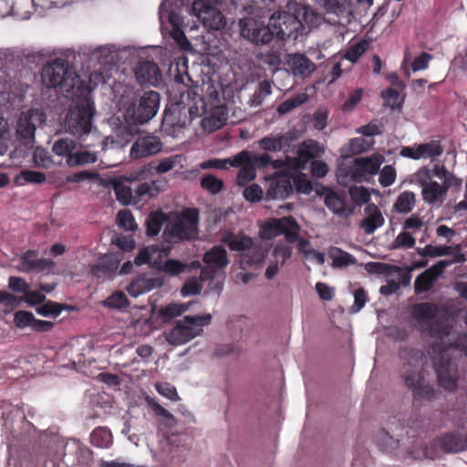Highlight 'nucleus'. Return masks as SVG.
<instances>
[{"mask_svg": "<svg viewBox=\"0 0 467 467\" xmlns=\"http://www.w3.org/2000/svg\"><path fill=\"white\" fill-rule=\"evenodd\" d=\"M90 442L98 448H109L113 442L112 433L107 427H98L90 434Z\"/></svg>", "mask_w": 467, "mask_h": 467, "instance_id": "obj_41", "label": "nucleus"}, {"mask_svg": "<svg viewBox=\"0 0 467 467\" xmlns=\"http://www.w3.org/2000/svg\"><path fill=\"white\" fill-rule=\"evenodd\" d=\"M34 320L35 317L29 311L18 310L14 315V323L18 328L32 327Z\"/></svg>", "mask_w": 467, "mask_h": 467, "instance_id": "obj_60", "label": "nucleus"}, {"mask_svg": "<svg viewBox=\"0 0 467 467\" xmlns=\"http://www.w3.org/2000/svg\"><path fill=\"white\" fill-rule=\"evenodd\" d=\"M135 77L140 86L158 87L162 81L161 70L152 61L139 62L135 67Z\"/></svg>", "mask_w": 467, "mask_h": 467, "instance_id": "obj_21", "label": "nucleus"}, {"mask_svg": "<svg viewBox=\"0 0 467 467\" xmlns=\"http://www.w3.org/2000/svg\"><path fill=\"white\" fill-rule=\"evenodd\" d=\"M235 161H239V166L242 162L250 161L254 165V169L256 170V168L264 169L269 166L270 162H272V158L266 153L257 154L254 151L244 150L238 153V159H236Z\"/></svg>", "mask_w": 467, "mask_h": 467, "instance_id": "obj_35", "label": "nucleus"}, {"mask_svg": "<svg viewBox=\"0 0 467 467\" xmlns=\"http://www.w3.org/2000/svg\"><path fill=\"white\" fill-rule=\"evenodd\" d=\"M434 369L440 387L449 391H454L457 389L458 369L454 362L450 358L441 357L434 361Z\"/></svg>", "mask_w": 467, "mask_h": 467, "instance_id": "obj_15", "label": "nucleus"}, {"mask_svg": "<svg viewBox=\"0 0 467 467\" xmlns=\"http://www.w3.org/2000/svg\"><path fill=\"white\" fill-rule=\"evenodd\" d=\"M199 212L195 208H188L181 215L168 220L162 238L169 244L193 240L198 234Z\"/></svg>", "mask_w": 467, "mask_h": 467, "instance_id": "obj_5", "label": "nucleus"}, {"mask_svg": "<svg viewBox=\"0 0 467 467\" xmlns=\"http://www.w3.org/2000/svg\"><path fill=\"white\" fill-rule=\"evenodd\" d=\"M289 9L292 10L295 17L298 20L299 28L304 26L310 27L317 26L322 20L321 16L308 5H303L296 2H290Z\"/></svg>", "mask_w": 467, "mask_h": 467, "instance_id": "obj_28", "label": "nucleus"}, {"mask_svg": "<svg viewBox=\"0 0 467 467\" xmlns=\"http://www.w3.org/2000/svg\"><path fill=\"white\" fill-rule=\"evenodd\" d=\"M263 194L264 192L262 188L256 183H252L248 185L243 191V195L244 199L250 202H260L263 198Z\"/></svg>", "mask_w": 467, "mask_h": 467, "instance_id": "obj_62", "label": "nucleus"}, {"mask_svg": "<svg viewBox=\"0 0 467 467\" xmlns=\"http://www.w3.org/2000/svg\"><path fill=\"white\" fill-rule=\"evenodd\" d=\"M154 288V280L145 276H139L133 279L127 286V292L130 296L137 297Z\"/></svg>", "mask_w": 467, "mask_h": 467, "instance_id": "obj_39", "label": "nucleus"}, {"mask_svg": "<svg viewBox=\"0 0 467 467\" xmlns=\"http://www.w3.org/2000/svg\"><path fill=\"white\" fill-rule=\"evenodd\" d=\"M227 109L223 106H216L213 108L202 120V127L208 132H213L222 128L227 119Z\"/></svg>", "mask_w": 467, "mask_h": 467, "instance_id": "obj_33", "label": "nucleus"}, {"mask_svg": "<svg viewBox=\"0 0 467 467\" xmlns=\"http://www.w3.org/2000/svg\"><path fill=\"white\" fill-rule=\"evenodd\" d=\"M107 186L114 191L117 200L121 204L137 203L134 192L124 179H109L107 182Z\"/></svg>", "mask_w": 467, "mask_h": 467, "instance_id": "obj_34", "label": "nucleus"}, {"mask_svg": "<svg viewBox=\"0 0 467 467\" xmlns=\"http://www.w3.org/2000/svg\"><path fill=\"white\" fill-rule=\"evenodd\" d=\"M205 264L215 268H223L229 264L226 250L221 245H215L203 255Z\"/></svg>", "mask_w": 467, "mask_h": 467, "instance_id": "obj_36", "label": "nucleus"}, {"mask_svg": "<svg viewBox=\"0 0 467 467\" xmlns=\"http://www.w3.org/2000/svg\"><path fill=\"white\" fill-rule=\"evenodd\" d=\"M428 179H430L429 170L422 169L415 174V180L421 186L423 200L429 203L443 202L447 190L450 187L431 180L427 182Z\"/></svg>", "mask_w": 467, "mask_h": 467, "instance_id": "obj_14", "label": "nucleus"}, {"mask_svg": "<svg viewBox=\"0 0 467 467\" xmlns=\"http://www.w3.org/2000/svg\"><path fill=\"white\" fill-rule=\"evenodd\" d=\"M37 251L27 250L20 257L19 270L26 273L50 274L56 263L47 258H37Z\"/></svg>", "mask_w": 467, "mask_h": 467, "instance_id": "obj_17", "label": "nucleus"}, {"mask_svg": "<svg viewBox=\"0 0 467 467\" xmlns=\"http://www.w3.org/2000/svg\"><path fill=\"white\" fill-rule=\"evenodd\" d=\"M190 0H164L159 11L160 21L171 26L170 35L177 45L184 51L192 50V45L181 26L182 19L178 14L181 7ZM219 0H194L192 4V13L204 27L209 30H220L226 25L222 12L217 8Z\"/></svg>", "mask_w": 467, "mask_h": 467, "instance_id": "obj_1", "label": "nucleus"}, {"mask_svg": "<svg viewBox=\"0 0 467 467\" xmlns=\"http://www.w3.org/2000/svg\"><path fill=\"white\" fill-rule=\"evenodd\" d=\"M171 251V246H162L161 250L159 246L151 245L145 246L139 250L138 254L134 258V264L138 266L143 265H149L151 268H153L154 260H159L160 257L165 256L167 257Z\"/></svg>", "mask_w": 467, "mask_h": 467, "instance_id": "obj_30", "label": "nucleus"}, {"mask_svg": "<svg viewBox=\"0 0 467 467\" xmlns=\"http://www.w3.org/2000/svg\"><path fill=\"white\" fill-rule=\"evenodd\" d=\"M443 152V147L438 140H431L427 143H421L415 146L403 147L400 154L402 157L410 158L412 160L420 159H435L441 156Z\"/></svg>", "mask_w": 467, "mask_h": 467, "instance_id": "obj_18", "label": "nucleus"}, {"mask_svg": "<svg viewBox=\"0 0 467 467\" xmlns=\"http://www.w3.org/2000/svg\"><path fill=\"white\" fill-rule=\"evenodd\" d=\"M238 159V153L232 158H226V159H213L206 161L202 163H201L202 169H221V170H226L227 165L233 166V167H239V161L236 162L235 160Z\"/></svg>", "mask_w": 467, "mask_h": 467, "instance_id": "obj_49", "label": "nucleus"}, {"mask_svg": "<svg viewBox=\"0 0 467 467\" xmlns=\"http://www.w3.org/2000/svg\"><path fill=\"white\" fill-rule=\"evenodd\" d=\"M289 139L286 135H278L277 137H264L258 141L261 149L270 151L281 150L285 145H287Z\"/></svg>", "mask_w": 467, "mask_h": 467, "instance_id": "obj_44", "label": "nucleus"}, {"mask_svg": "<svg viewBox=\"0 0 467 467\" xmlns=\"http://www.w3.org/2000/svg\"><path fill=\"white\" fill-rule=\"evenodd\" d=\"M401 357L405 362L400 371V378L405 386L412 391L416 400H432L435 398V389L426 382L423 375V352L420 349L410 348L406 349Z\"/></svg>", "mask_w": 467, "mask_h": 467, "instance_id": "obj_2", "label": "nucleus"}, {"mask_svg": "<svg viewBox=\"0 0 467 467\" xmlns=\"http://www.w3.org/2000/svg\"><path fill=\"white\" fill-rule=\"evenodd\" d=\"M76 150V143L69 138H61L56 140L52 146V151L60 157L68 159Z\"/></svg>", "mask_w": 467, "mask_h": 467, "instance_id": "obj_46", "label": "nucleus"}, {"mask_svg": "<svg viewBox=\"0 0 467 467\" xmlns=\"http://www.w3.org/2000/svg\"><path fill=\"white\" fill-rule=\"evenodd\" d=\"M152 265L153 269L171 276H177L182 273L201 268V263L199 261H192L190 264H186L176 259H167L165 262H162L161 257H160L159 260H154Z\"/></svg>", "mask_w": 467, "mask_h": 467, "instance_id": "obj_24", "label": "nucleus"}, {"mask_svg": "<svg viewBox=\"0 0 467 467\" xmlns=\"http://www.w3.org/2000/svg\"><path fill=\"white\" fill-rule=\"evenodd\" d=\"M160 108V94L150 90L143 93L138 103L124 109V118L130 125L144 124L155 117Z\"/></svg>", "mask_w": 467, "mask_h": 467, "instance_id": "obj_7", "label": "nucleus"}, {"mask_svg": "<svg viewBox=\"0 0 467 467\" xmlns=\"http://www.w3.org/2000/svg\"><path fill=\"white\" fill-rule=\"evenodd\" d=\"M128 57L126 48L119 49L114 46H103L96 48L90 54L89 60L94 67H99L109 71L119 62L125 61Z\"/></svg>", "mask_w": 467, "mask_h": 467, "instance_id": "obj_13", "label": "nucleus"}, {"mask_svg": "<svg viewBox=\"0 0 467 467\" xmlns=\"http://www.w3.org/2000/svg\"><path fill=\"white\" fill-rule=\"evenodd\" d=\"M46 119L45 115L38 109H30L20 114L16 135L18 140L26 147L32 148L35 143L36 127L41 126Z\"/></svg>", "mask_w": 467, "mask_h": 467, "instance_id": "obj_10", "label": "nucleus"}, {"mask_svg": "<svg viewBox=\"0 0 467 467\" xmlns=\"http://www.w3.org/2000/svg\"><path fill=\"white\" fill-rule=\"evenodd\" d=\"M201 186L210 193L216 194L223 189V182L214 175L209 174L201 180Z\"/></svg>", "mask_w": 467, "mask_h": 467, "instance_id": "obj_52", "label": "nucleus"}, {"mask_svg": "<svg viewBox=\"0 0 467 467\" xmlns=\"http://www.w3.org/2000/svg\"><path fill=\"white\" fill-rule=\"evenodd\" d=\"M439 306L433 302L416 303L411 306L412 318L432 337H447L451 327L437 318Z\"/></svg>", "mask_w": 467, "mask_h": 467, "instance_id": "obj_6", "label": "nucleus"}, {"mask_svg": "<svg viewBox=\"0 0 467 467\" xmlns=\"http://www.w3.org/2000/svg\"><path fill=\"white\" fill-rule=\"evenodd\" d=\"M238 26L242 37L256 46L267 45L273 39L269 23L265 25L262 20L244 17L239 19Z\"/></svg>", "mask_w": 467, "mask_h": 467, "instance_id": "obj_9", "label": "nucleus"}, {"mask_svg": "<svg viewBox=\"0 0 467 467\" xmlns=\"http://www.w3.org/2000/svg\"><path fill=\"white\" fill-rule=\"evenodd\" d=\"M325 9L324 19L331 25L341 24V18L348 15L346 0H317Z\"/></svg>", "mask_w": 467, "mask_h": 467, "instance_id": "obj_29", "label": "nucleus"}, {"mask_svg": "<svg viewBox=\"0 0 467 467\" xmlns=\"http://www.w3.org/2000/svg\"><path fill=\"white\" fill-rule=\"evenodd\" d=\"M437 445L445 453H459L467 451V433L448 431L437 439Z\"/></svg>", "mask_w": 467, "mask_h": 467, "instance_id": "obj_22", "label": "nucleus"}, {"mask_svg": "<svg viewBox=\"0 0 467 467\" xmlns=\"http://www.w3.org/2000/svg\"><path fill=\"white\" fill-rule=\"evenodd\" d=\"M162 149L161 140L156 136H146L137 139L131 148L130 156L133 160L150 157L160 152Z\"/></svg>", "mask_w": 467, "mask_h": 467, "instance_id": "obj_19", "label": "nucleus"}, {"mask_svg": "<svg viewBox=\"0 0 467 467\" xmlns=\"http://www.w3.org/2000/svg\"><path fill=\"white\" fill-rule=\"evenodd\" d=\"M269 184L265 193V200H283L293 192L290 180L277 173L268 179Z\"/></svg>", "mask_w": 467, "mask_h": 467, "instance_id": "obj_27", "label": "nucleus"}, {"mask_svg": "<svg viewBox=\"0 0 467 467\" xmlns=\"http://www.w3.org/2000/svg\"><path fill=\"white\" fill-rule=\"evenodd\" d=\"M94 103L88 96L74 101L65 119L66 131L83 140L93 130Z\"/></svg>", "mask_w": 467, "mask_h": 467, "instance_id": "obj_4", "label": "nucleus"}, {"mask_svg": "<svg viewBox=\"0 0 467 467\" xmlns=\"http://www.w3.org/2000/svg\"><path fill=\"white\" fill-rule=\"evenodd\" d=\"M223 242L228 245V247L233 251L241 252V254L246 252L249 247L254 244V241L252 238L244 235V234H227L223 237Z\"/></svg>", "mask_w": 467, "mask_h": 467, "instance_id": "obj_38", "label": "nucleus"}, {"mask_svg": "<svg viewBox=\"0 0 467 467\" xmlns=\"http://www.w3.org/2000/svg\"><path fill=\"white\" fill-rule=\"evenodd\" d=\"M261 59L273 72L277 71L282 64L280 53L274 50H269L266 53L262 54Z\"/></svg>", "mask_w": 467, "mask_h": 467, "instance_id": "obj_59", "label": "nucleus"}, {"mask_svg": "<svg viewBox=\"0 0 467 467\" xmlns=\"http://www.w3.org/2000/svg\"><path fill=\"white\" fill-rule=\"evenodd\" d=\"M306 100L307 95L305 93H300L296 97L288 99L282 102L277 108V112L282 115L286 114L295 108H296L297 106L305 103Z\"/></svg>", "mask_w": 467, "mask_h": 467, "instance_id": "obj_51", "label": "nucleus"}, {"mask_svg": "<svg viewBox=\"0 0 467 467\" xmlns=\"http://www.w3.org/2000/svg\"><path fill=\"white\" fill-rule=\"evenodd\" d=\"M447 261H439L436 265L420 274L414 281L415 294L428 292L433 286L436 279L443 273L444 268L449 265Z\"/></svg>", "mask_w": 467, "mask_h": 467, "instance_id": "obj_20", "label": "nucleus"}, {"mask_svg": "<svg viewBox=\"0 0 467 467\" xmlns=\"http://www.w3.org/2000/svg\"><path fill=\"white\" fill-rule=\"evenodd\" d=\"M264 258L262 249L254 244L246 252L240 254V265L243 268L258 265L264 262Z\"/></svg>", "mask_w": 467, "mask_h": 467, "instance_id": "obj_42", "label": "nucleus"}, {"mask_svg": "<svg viewBox=\"0 0 467 467\" xmlns=\"http://www.w3.org/2000/svg\"><path fill=\"white\" fill-rule=\"evenodd\" d=\"M65 308V305L56 303L53 301H48L44 305L36 307V313L43 317H57L62 309Z\"/></svg>", "mask_w": 467, "mask_h": 467, "instance_id": "obj_53", "label": "nucleus"}, {"mask_svg": "<svg viewBox=\"0 0 467 467\" xmlns=\"http://www.w3.org/2000/svg\"><path fill=\"white\" fill-rule=\"evenodd\" d=\"M331 256H333V266L334 267H343L348 266L349 265L355 264L356 260L348 252H345L339 248H335L331 252Z\"/></svg>", "mask_w": 467, "mask_h": 467, "instance_id": "obj_50", "label": "nucleus"}, {"mask_svg": "<svg viewBox=\"0 0 467 467\" xmlns=\"http://www.w3.org/2000/svg\"><path fill=\"white\" fill-rule=\"evenodd\" d=\"M119 268V260L113 254H106L100 257L97 264L91 267V275L97 278L111 276Z\"/></svg>", "mask_w": 467, "mask_h": 467, "instance_id": "obj_32", "label": "nucleus"}, {"mask_svg": "<svg viewBox=\"0 0 467 467\" xmlns=\"http://www.w3.org/2000/svg\"><path fill=\"white\" fill-rule=\"evenodd\" d=\"M368 42L361 41L352 46L345 54L346 59L350 62H356L367 50Z\"/></svg>", "mask_w": 467, "mask_h": 467, "instance_id": "obj_64", "label": "nucleus"}, {"mask_svg": "<svg viewBox=\"0 0 467 467\" xmlns=\"http://www.w3.org/2000/svg\"><path fill=\"white\" fill-rule=\"evenodd\" d=\"M349 194L355 204H365L370 200V193L363 186H354L349 189Z\"/></svg>", "mask_w": 467, "mask_h": 467, "instance_id": "obj_58", "label": "nucleus"}, {"mask_svg": "<svg viewBox=\"0 0 467 467\" xmlns=\"http://www.w3.org/2000/svg\"><path fill=\"white\" fill-rule=\"evenodd\" d=\"M211 320L210 314L185 316L183 320L177 321L168 333L167 340L171 345H183L198 336L202 331V327L210 324Z\"/></svg>", "mask_w": 467, "mask_h": 467, "instance_id": "obj_8", "label": "nucleus"}, {"mask_svg": "<svg viewBox=\"0 0 467 467\" xmlns=\"http://www.w3.org/2000/svg\"><path fill=\"white\" fill-rule=\"evenodd\" d=\"M383 161V156L380 154H373L370 157L356 158L354 162L361 171L368 174H375L378 172Z\"/></svg>", "mask_w": 467, "mask_h": 467, "instance_id": "obj_40", "label": "nucleus"}, {"mask_svg": "<svg viewBox=\"0 0 467 467\" xmlns=\"http://www.w3.org/2000/svg\"><path fill=\"white\" fill-rule=\"evenodd\" d=\"M199 116V110L196 106L174 109L165 113L163 121L171 128L182 130L188 126L192 119Z\"/></svg>", "mask_w": 467, "mask_h": 467, "instance_id": "obj_23", "label": "nucleus"}, {"mask_svg": "<svg viewBox=\"0 0 467 467\" xmlns=\"http://www.w3.org/2000/svg\"><path fill=\"white\" fill-rule=\"evenodd\" d=\"M186 165V158L182 154H175L162 158L158 161L155 171L157 173H166L174 169L182 170Z\"/></svg>", "mask_w": 467, "mask_h": 467, "instance_id": "obj_37", "label": "nucleus"}, {"mask_svg": "<svg viewBox=\"0 0 467 467\" xmlns=\"http://www.w3.org/2000/svg\"><path fill=\"white\" fill-rule=\"evenodd\" d=\"M239 167L241 169L239 170L236 178L238 185L244 186L255 179L256 171L254 169V165H253L250 161L242 162Z\"/></svg>", "mask_w": 467, "mask_h": 467, "instance_id": "obj_48", "label": "nucleus"}, {"mask_svg": "<svg viewBox=\"0 0 467 467\" xmlns=\"http://www.w3.org/2000/svg\"><path fill=\"white\" fill-rule=\"evenodd\" d=\"M269 26L275 36L280 39L290 37L299 29V22L295 17L294 13L289 9V3L286 8L282 11L275 12L269 18Z\"/></svg>", "mask_w": 467, "mask_h": 467, "instance_id": "obj_12", "label": "nucleus"}, {"mask_svg": "<svg viewBox=\"0 0 467 467\" xmlns=\"http://www.w3.org/2000/svg\"><path fill=\"white\" fill-rule=\"evenodd\" d=\"M421 256H441L451 254V246H433L431 244L426 245L421 251L419 252Z\"/></svg>", "mask_w": 467, "mask_h": 467, "instance_id": "obj_63", "label": "nucleus"}, {"mask_svg": "<svg viewBox=\"0 0 467 467\" xmlns=\"http://www.w3.org/2000/svg\"><path fill=\"white\" fill-rule=\"evenodd\" d=\"M41 79L48 88H55L61 93H68L78 82L75 69L65 58H55L42 67Z\"/></svg>", "mask_w": 467, "mask_h": 467, "instance_id": "obj_3", "label": "nucleus"}, {"mask_svg": "<svg viewBox=\"0 0 467 467\" xmlns=\"http://www.w3.org/2000/svg\"><path fill=\"white\" fill-rule=\"evenodd\" d=\"M167 215L161 211H156L150 213L146 220V234L149 236H156L164 223L168 222Z\"/></svg>", "mask_w": 467, "mask_h": 467, "instance_id": "obj_43", "label": "nucleus"}, {"mask_svg": "<svg viewBox=\"0 0 467 467\" xmlns=\"http://www.w3.org/2000/svg\"><path fill=\"white\" fill-rule=\"evenodd\" d=\"M385 223L379 206H366L364 209V217L360 221L359 227L367 234H373L378 228L381 227Z\"/></svg>", "mask_w": 467, "mask_h": 467, "instance_id": "obj_31", "label": "nucleus"}, {"mask_svg": "<svg viewBox=\"0 0 467 467\" xmlns=\"http://www.w3.org/2000/svg\"><path fill=\"white\" fill-rule=\"evenodd\" d=\"M188 310V306L185 304H171L160 309L159 314L163 318H172L181 316Z\"/></svg>", "mask_w": 467, "mask_h": 467, "instance_id": "obj_57", "label": "nucleus"}, {"mask_svg": "<svg viewBox=\"0 0 467 467\" xmlns=\"http://www.w3.org/2000/svg\"><path fill=\"white\" fill-rule=\"evenodd\" d=\"M117 222L119 226L126 231H134L137 228L135 219L129 210L119 212Z\"/></svg>", "mask_w": 467, "mask_h": 467, "instance_id": "obj_56", "label": "nucleus"}, {"mask_svg": "<svg viewBox=\"0 0 467 467\" xmlns=\"http://www.w3.org/2000/svg\"><path fill=\"white\" fill-rule=\"evenodd\" d=\"M299 226L292 217L270 219L261 226V235L264 238H273L277 234H285L289 243H295L299 236Z\"/></svg>", "mask_w": 467, "mask_h": 467, "instance_id": "obj_11", "label": "nucleus"}, {"mask_svg": "<svg viewBox=\"0 0 467 467\" xmlns=\"http://www.w3.org/2000/svg\"><path fill=\"white\" fill-rule=\"evenodd\" d=\"M286 62L292 74L303 79L309 78L317 69L316 65L300 53L289 54Z\"/></svg>", "mask_w": 467, "mask_h": 467, "instance_id": "obj_26", "label": "nucleus"}, {"mask_svg": "<svg viewBox=\"0 0 467 467\" xmlns=\"http://www.w3.org/2000/svg\"><path fill=\"white\" fill-rule=\"evenodd\" d=\"M98 160L97 154L88 150L73 151V154L66 160L70 167L94 163Z\"/></svg>", "mask_w": 467, "mask_h": 467, "instance_id": "obj_45", "label": "nucleus"}, {"mask_svg": "<svg viewBox=\"0 0 467 467\" xmlns=\"http://www.w3.org/2000/svg\"><path fill=\"white\" fill-rule=\"evenodd\" d=\"M156 390L158 393L171 401H178L181 400L176 388L168 382L156 384Z\"/></svg>", "mask_w": 467, "mask_h": 467, "instance_id": "obj_61", "label": "nucleus"}, {"mask_svg": "<svg viewBox=\"0 0 467 467\" xmlns=\"http://www.w3.org/2000/svg\"><path fill=\"white\" fill-rule=\"evenodd\" d=\"M46 175L39 171H24L16 177L19 184L24 183H42L46 181Z\"/></svg>", "mask_w": 467, "mask_h": 467, "instance_id": "obj_54", "label": "nucleus"}, {"mask_svg": "<svg viewBox=\"0 0 467 467\" xmlns=\"http://www.w3.org/2000/svg\"><path fill=\"white\" fill-rule=\"evenodd\" d=\"M317 142L309 140L301 143L296 150V157L287 156V162L293 170H305L308 161L316 157Z\"/></svg>", "mask_w": 467, "mask_h": 467, "instance_id": "obj_25", "label": "nucleus"}, {"mask_svg": "<svg viewBox=\"0 0 467 467\" xmlns=\"http://www.w3.org/2000/svg\"><path fill=\"white\" fill-rule=\"evenodd\" d=\"M147 401L150 409L154 411L155 415L157 417L163 418V423L166 427L172 428L176 425V419L169 410L160 405L153 399H149Z\"/></svg>", "mask_w": 467, "mask_h": 467, "instance_id": "obj_47", "label": "nucleus"}, {"mask_svg": "<svg viewBox=\"0 0 467 467\" xmlns=\"http://www.w3.org/2000/svg\"><path fill=\"white\" fill-rule=\"evenodd\" d=\"M37 251L27 250L20 257L19 270L26 273L50 274L56 263L47 258H37Z\"/></svg>", "mask_w": 467, "mask_h": 467, "instance_id": "obj_16", "label": "nucleus"}, {"mask_svg": "<svg viewBox=\"0 0 467 467\" xmlns=\"http://www.w3.org/2000/svg\"><path fill=\"white\" fill-rule=\"evenodd\" d=\"M104 305L109 308L120 309L127 307L130 302L123 292L117 291L105 300Z\"/></svg>", "mask_w": 467, "mask_h": 467, "instance_id": "obj_55", "label": "nucleus"}]
</instances>
